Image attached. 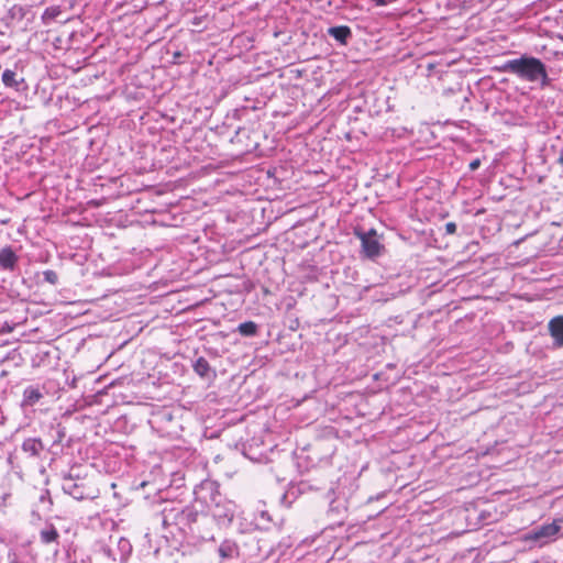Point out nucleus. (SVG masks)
I'll return each instance as SVG.
<instances>
[{"instance_id":"f257e3e1","label":"nucleus","mask_w":563,"mask_h":563,"mask_svg":"<svg viewBox=\"0 0 563 563\" xmlns=\"http://www.w3.org/2000/svg\"><path fill=\"white\" fill-rule=\"evenodd\" d=\"M501 70L517 75L527 81L540 80L543 86L549 79L544 64L536 57L522 56L508 60L503 65Z\"/></svg>"},{"instance_id":"f03ea898","label":"nucleus","mask_w":563,"mask_h":563,"mask_svg":"<svg viewBox=\"0 0 563 563\" xmlns=\"http://www.w3.org/2000/svg\"><path fill=\"white\" fill-rule=\"evenodd\" d=\"M561 522L562 520H554L551 523L538 527L525 534L523 540L527 542H534L539 547H543L555 539L561 530Z\"/></svg>"},{"instance_id":"7ed1b4c3","label":"nucleus","mask_w":563,"mask_h":563,"mask_svg":"<svg viewBox=\"0 0 563 563\" xmlns=\"http://www.w3.org/2000/svg\"><path fill=\"white\" fill-rule=\"evenodd\" d=\"M62 488L66 494L77 500H81L90 496L89 492L85 488L84 483L77 482L71 476L64 477Z\"/></svg>"},{"instance_id":"20e7f679","label":"nucleus","mask_w":563,"mask_h":563,"mask_svg":"<svg viewBox=\"0 0 563 563\" xmlns=\"http://www.w3.org/2000/svg\"><path fill=\"white\" fill-rule=\"evenodd\" d=\"M361 241L366 256L375 257L379 254L382 245L376 238L375 230H371L369 232L362 234Z\"/></svg>"},{"instance_id":"39448f33","label":"nucleus","mask_w":563,"mask_h":563,"mask_svg":"<svg viewBox=\"0 0 563 563\" xmlns=\"http://www.w3.org/2000/svg\"><path fill=\"white\" fill-rule=\"evenodd\" d=\"M549 331L553 339L555 340V343L559 346H563V317L559 316L553 318L549 322Z\"/></svg>"},{"instance_id":"423d86ee","label":"nucleus","mask_w":563,"mask_h":563,"mask_svg":"<svg viewBox=\"0 0 563 563\" xmlns=\"http://www.w3.org/2000/svg\"><path fill=\"white\" fill-rule=\"evenodd\" d=\"M2 82L5 87L14 88L15 90L20 89V86L24 84L23 77H19L14 70L5 69L2 73Z\"/></svg>"},{"instance_id":"0eeeda50","label":"nucleus","mask_w":563,"mask_h":563,"mask_svg":"<svg viewBox=\"0 0 563 563\" xmlns=\"http://www.w3.org/2000/svg\"><path fill=\"white\" fill-rule=\"evenodd\" d=\"M22 450L25 453L35 456L43 450V444L38 439H26L22 444Z\"/></svg>"},{"instance_id":"6e6552de","label":"nucleus","mask_w":563,"mask_h":563,"mask_svg":"<svg viewBox=\"0 0 563 563\" xmlns=\"http://www.w3.org/2000/svg\"><path fill=\"white\" fill-rule=\"evenodd\" d=\"M16 257L10 249H3L0 251V265L3 268H13Z\"/></svg>"},{"instance_id":"1a4fd4ad","label":"nucleus","mask_w":563,"mask_h":563,"mask_svg":"<svg viewBox=\"0 0 563 563\" xmlns=\"http://www.w3.org/2000/svg\"><path fill=\"white\" fill-rule=\"evenodd\" d=\"M40 538L43 543L48 544L57 541L58 532L54 526H46L44 529L41 530Z\"/></svg>"},{"instance_id":"9d476101","label":"nucleus","mask_w":563,"mask_h":563,"mask_svg":"<svg viewBox=\"0 0 563 563\" xmlns=\"http://www.w3.org/2000/svg\"><path fill=\"white\" fill-rule=\"evenodd\" d=\"M331 36H333L340 43H345L347 37L351 36V30L347 26H334L329 30Z\"/></svg>"},{"instance_id":"9b49d317","label":"nucleus","mask_w":563,"mask_h":563,"mask_svg":"<svg viewBox=\"0 0 563 563\" xmlns=\"http://www.w3.org/2000/svg\"><path fill=\"white\" fill-rule=\"evenodd\" d=\"M194 369L199 376L207 377L210 372V366L206 358L199 357L194 363Z\"/></svg>"},{"instance_id":"f8f14e48","label":"nucleus","mask_w":563,"mask_h":563,"mask_svg":"<svg viewBox=\"0 0 563 563\" xmlns=\"http://www.w3.org/2000/svg\"><path fill=\"white\" fill-rule=\"evenodd\" d=\"M239 332L245 336L255 335L257 332V325L253 321L243 322L239 325Z\"/></svg>"},{"instance_id":"ddd939ff","label":"nucleus","mask_w":563,"mask_h":563,"mask_svg":"<svg viewBox=\"0 0 563 563\" xmlns=\"http://www.w3.org/2000/svg\"><path fill=\"white\" fill-rule=\"evenodd\" d=\"M42 394L35 388H26L24 391V402L26 405H34L40 400Z\"/></svg>"},{"instance_id":"4468645a","label":"nucleus","mask_w":563,"mask_h":563,"mask_svg":"<svg viewBox=\"0 0 563 563\" xmlns=\"http://www.w3.org/2000/svg\"><path fill=\"white\" fill-rule=\"evenodd\" d=\"M95 559L98 563H112L114 561L111 555V550L106 547L101 548L100 551L95 554Z\"/></svg>"},{"instance_id":"2eb2a0df","label":"nucleus","mask_w":563,"mask_h":563,"mask_svg":"<svg viewBox=\"0 0 563 563\" xmlns=\"http://www.w3.org/2000/svg\"><path fill=\"white\" fill-rule=\"evenodd\" d=\"M119 547L121 548V550L124 552V554L121 555V561H125L126 560V554L131 552V544L130 542L124 539V538H121L118 542Z\"/></svg>"},{"instance_id":"dca6fc26","label":"nucleus","mask_w":563,"mask_h":563,"mask_svg":"<svg viewBox=\"0 0 563 563\" xmlns=\"http://www.w3.org/2000/svg\"><path fill=\"white\" fill-rule=\"evenodd\" d=\"M43 276H44V280L52 285H55L58 280V276L54 271H45L43 273Z\"/></svg>"},{"instance_id":"f3484780","label":"nucleus","mask_w":563,"mask_h":563,"mask_svg":"<svg viewBox=\"0 0 563 563\" xmlns=\"http://www.w3.org/2000/svg\"><path fill=\"white\" fill-rule=\"evenodd\" d=\"M445 232L448 234H453L456 231V224L454 222H448L445 225Z\"/></svg>"},{"instance_id":"a211bd4d","label":"nucleus","mask_w":563,"mask_h":563,"mask_svg":"<svg viewBox=\"0 0 563 563\" xmlns=\"http://www.w3.org/2000/svg\"><path fill=\"white\" fill-rule=\"evenodd\" d=\"M479 164H481L479 159H474L473 162L470 163V168L472 170H475L476 168H478Z\"/></svg>"},{"instance_id":"6ab92c4d","label":"nucleus","mask_w":563,"mask_h":563,"mask_svg":"<svg viewBox=\"0 0 563 563\" xmlns=\"http://www.w3.org/2000/svg\"><path fill=\"white\" fill-rule=\"evenodd\" d=\"M219 552H220V554H221L222 556H227V552L224 551V548H223V547H221V548L219 549Z\"/></svg>"}]
</instances>
